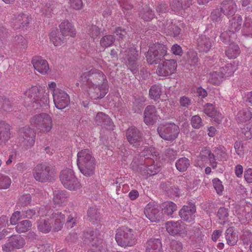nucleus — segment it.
Returning a JSON list of instances; mask_svg holds the SVG:
<instances>
[{"label": "nucleus", "mask_w": 252, "mask_h": 252, "mask_svg": "<svg viewBox=\"0 0 252 252\" xmlns=\"http://www.w3.org/2000/svg\"><path fill=\"white\" fill-rule=\"evenodd\" d=\"M24 105L37 109L49 103L48 95L40 90L37 86H32L26 91L22 96Z\"/></svg>", "instance_id": "obj_1"}, {"label": "nucleus", "mask_w": 252, "mask_h": 252, "mask_svg": "<svg viewBox=\"0 0 252 252\" xmlns=\"http://www.w3.org/2000/svg\"><path fill=\"white\" fill-rule=\"evenodd\" d=\"M120 53L126 65L133 74H136L138 71L137 61L138 59V51L134 45H130L129 42H120Z\"/></svg>", "instance_id": "obj_2"}, {"label": "nucleus", "mask_w": 252, "mask_h": 252, "mask_svg": "<svg viewBox=\"0 0 252 252\" xmlns=\"http://www.w3.org/2000/svg\"><path fill=\"white\" fill-rule=\"evenodd\" d=\"M77 166L85 176L90 177L94 173L95 159L89 149H83L77 154Z\"/></svg>", "instance_id": "obj_3"}, {"label": "nucleus", "mask_w": 252, "mask_h": 252, "mask_svg": "<svg viewBox=\"0 0 252 252\" xmlns=\"http://www.w3.org/2000/svg\"><path fill=\"white\" fill-rule=\"evenodd\" d=\"M81 80L87 85L104 86L108 85V81L105 74L100 70L93 68L89 71L85 72L81 76Z\"/></svg>", "instance_id": "obj_4"}, {"label": "nucleus", "mask_w": 252, "mask_h": 252, "mask_svg": "<svg viewBox=\"0 0 252 252\" xmlns=\"http://www.w3.org/2000/svg\"><path fill=\"white\" fill-rule=\"evenodd\" d=\"M32 174L36 181L42 183L51 182L54 176L53 167L43 163L36 165L32 170Z\"/></svg>", "instance_id": "obj_5"}, {"label": "nucleus", "mask_w": 252, "mask_h": 252, "mask_svg": "<svg viewBox=\"0 0 252 252\" xmlns=\"http://www.w3.org/2000/svg\"><path fill=\"white\" fill-rule=\"evenodd\" d=\"M47 208L45 206L40 207L37 214L38 216H49L50 215V221H51L52 228L54 231H59L63 228L65 218V214L58 210L52 213V211H47Z\"/></svg>", "instance_id": "obj_6"}, {"label": "nucleus", "mask_w": 252, "mask_h": 252, "mask_svg": "<svg viewBox=\"0 0 252 252\" xmlns=\"http://www.w3.org/2000/svg\"><path fill=\"white\" fill-rule=\"evenodd\" d=\"M166 46L162 44H155L150 47L146 54L147 62L150 64H158L167 56Z\"/></svg>", "instance_id": "obj_7"}, {"label": "nucleus", "mask_w": 252, "mask_h": 252, "mask_svg": "<svg viewBox=\"0 0 252 252\" xmlns=\"http://www.w3.org/2000/svg\"><path fill=\"white\" fill-rule=\"evenodd\" d=\"M115 239L118 245L123 247H131L135 245L136 242L132 230L126 227H123L117 230Z\"/></svg>", "instance_id": "obj_8"}, {"label": "nucleus", "mask_w": 252, "mask_h": 252, "mask_svg": "<svg viewBox=\"0 0 252 252\" xmlns=\"http://www.w3.org/2000/svg\"><path fill=\"white\" fill-rule=\"evenodd\" d=\"M60 180L63 187L70 190H75L80 188V184L71 169L65 168L62 170Z\"/></svg>", "instance_id": "obj_9"}, {"label": "nucleus", "mask_w": 252, "mask_h": 252, "mask_svg": "<svg viewBox=\"0 0 252 252\" xmlns=\"http://www.w3.org/2000/svg\"><path fill=\"white\" fill-rule=\"evenodd\" d=\"M157 131L160 137L167 141H173L179 133V126L174 123H166L160 125Z\"/></svg>", "instance_id": "obj_10"}, {"label": "nucleus", "mask_w": 252, "mask_h": 252, "mask_svg": "<svg viewBox=\"0 0 252 252\" xmlns=\"http://www.w3.org/2000/svg\"><path fill=\"white\" fill-rule=\"evenodd\" d=\"M83 237L86 243H88L93 252L100 251L103 249V240L97 237V231L89 229L84 231Z\"/></svg>", "instance_id": "obj_11"}, {"label": "nucleus", "mask_w": 252, "mask_h": 252, "mask_svg": "<svg viewBox=\"0 0 252 252\" xmlns=\"http://www.w3.org/2000/svg\"><path fill=\"white\" fill-rule=\"evenodd\" d=\"M36 133L34 130L29 127H23L19 130V139L21 145L26 149L32 147L35 140Z\"/></svg>", "instance_id": "obj_12"}, {"label": "nucleus", "mask_w": 252, "mask_h": 252, "mask_svg": "<svg viewBox=\"0 0 252 252\" xmlns=\"http://www.w3.org/2000/svg\"><path fill=\"white\" fill-rule=\"evenodd\" d=\"M31 123L43 132H49L52 127V121L50 116L46 113L36 115L31 119Z\"/></svg>", "instance_id": "obj_13"}, {"label": "nucleus", "mask_w": 252, "mask_h": 252, "mask_svg": "<svg viewBox=\"0 0 252 252\" xmlns=\"http://www.w3.org/2000/svg\"><path fill=\"white\" fill-rule=\"evenodd\" d=\"M146 217L152 222H158L163 219V213L158 204L153 202L148 203L144 209Z\"/></svg>", "instance_id": "obj_14"}, {"label": "nucleus", "mask_w": 252, "mask_h": 252, "mask_svg": "<svg viewBox=\"0 0 252 252\" xmlns=\"http://www.w3.org/2000/svg\"><path fill=\"white\" fill-rule=\"evenodd\" d=\"M32 21V17L27 12H17L12 18L13 28L15 30L28 27Z\"/></svg>", "instance_id": "obj_15"}, {"label": "nucleus", "mask_w": 252, "mask_h": 252, "mask_svg": "<svg viewBox=\"0 0 252 252\" xmlns=\"http://www.w3.org/2000/svg\"><path fill=\"white\" fill-rule=\"evenodd\" d=\"M53 96L55 106L58 109H64L70 102L68 94L61 89L54 90L53 91Z\"/></svg>", "instance_id": "obj_16"}, {"label": "nucleus", "mask_w": 252, "mask_h": 252, "mask_svg": "<svg viewBox=\"0 0 252 252\" xmlns=\"http://www.w3.org/2000/svg\"><path fill=\"white\" fill-rule=\"evenodd\" d=\"M165 61L158 63L156 73L159 76H167L173 74L177 67V63L174 60L164 59Z\"/></svg>", "instance_id": "obj_17"}, {"label": "nucleus", "mask_w": 252, "mask_h": 252, "mask_svg": "<svg viewBox=\"0 0 252 252\" xmlns=\"http://www.w3.org/2000/svg\"><path fill=\"white\" fill-rule=\"evenodd\" d=\"M126 137L130 145L135 147L140 146L142 133L134 126L129 127L126 131Z\"/></svg>", "instance_id": "obj_18"}, {"label": "nucleus", "mask_w": 252, "mask_h": 252, "mask_svg": "<svg viewBox=\"0 0 252 252\" xmlns=\"http://www.w3.org/2000/svg\"><path fill=\"white\" fill-rule=\"evenodd\" d=\"M196 206L194 203H189L183 206L179 212L180 218L184 221L190 222L194 220Z\"/></svg>", "instance_id": "obj_19"}, {"label": "nucleus", "mask_w": 252, "mask_h": 252, "mask_svg": "<svg viewBox=\"0 0 252 252\" xmlns=\"http://www.w3.org/2000/svg\"><path fill=\"white\" fill-rule=\"evenodd\" d=\"M96 86L95 85H87L88 93L89 97L92 99H97L103 98L107 93L108 86Z\"/></svg>", "instance_id": "obj_20"}, {"label": "nucleus", "mask_w": 252, "mask_h": 252, "mask_svg": "<svg viewBox=\"0 0 252 252\" xmlns=\"http://www.w3.org/2000/svg\"><path fill=\"white\" fill-rule=\"evenodd\" d=\"M165 224L166 230L170 235H175L184 233L185 224L181 220L170 221L167 222Z\"/></svg>", "instance_id": "obj_21"}, {"label": "nucleus", "mask_w": 252, "mask_h": 252, "mask_svg": "<svg viewBox=\"0 0 252 252\" xmlns=\"http://www.w3.org/2000/svg\"><path fill=\"white\" fill-rule=\"evenodd\" d=\"M157 109L154 105H148L144 112V122L147 125H153L157 121Z\"/></svg>", "instance_id": "obj_22"}, {"label": "nucleus", "mask_w": 252, "mask_h": 252, "mask_svg": "<svg viewBox=\"0 0 252 252\" xmlns=\"http://www.w3.org/2000/svg\"><path fill=\"white\" fill-rule=\"evenodd\" d=\"M95 123L98 126L109 130H113L114 125L110 117L103 112H98L95 118Z\"/></svg>", "instance_id": "obj_23"}, {"label": "nucleus", "mask_w": 252, "mask_h": 252, "mask_svg": "<svg viewBox=\"0 0 252 252\" xmlns=\"http://www.w3.org/2000/svg\"><path fill=\"white\" fill-rule=\"evenodd\" d=\"M203 112L209 117L212 118L217 123H220L222 121V116L213 104L209 103H206L203 106Z\"/></svg>", "instance_id": "obj_24"}, {"label": "nucleus", "mask_w": 252, "mask_h": 252, "mask_svg": "<svg viewBox=\"0 0 252 252\" xmlns=\"http://www.w3.org/2000/svg\"><path fill=\"white\" fill-rule=\"evenodd\" d=\"M32 63L34 69L42 74H46L49 70V65L46 60L41 57H34Z\"/></svg>", "instance_id": "obj_25"}, {"label": "nucleus", "mask_w": 252, "mask_h": 252, "mask_svg": "<svg viewBox=\"0 0 252 252\" xmlns=\"http://www.w3.org/2000/svg\"><path fill=\"white\" fill-rule=\"evenodd\" d=\"M197 49L200 52H207L212 46V41L205 35H201L196 39Z\"/></svg>", "instance_id": "obj_26"}, {"label": "nucleus", "mask_w": 252, "mask_h": 252, "mask_svg": "<svg viewBox=\"0 0 252 252\" xmlns=\"http://www.w3.org/2000/svg\"><path fill=\"white\" fill-rule=\"evenodd\" d=\"M237 6L234 0H223L220 4V11L227 16H233L236 12Z\"/></svg>", "instance_id": "obj_27"}, {"label": "nucleus", "mask_w": 252, "mask_h": 252, "mask_svg": "<svg viewBox=\"0 0 252 252\" xmlns=\"http://www.w3.org/2000/svg\"><path fill=\"white\" fill-rule=\"evenodd\" d=\"M10 128L9 124L0 121V145L5 144L10 137Z\"/></svg>", "instance_id": "obj_28"}, {"label": "nucleus", "mask_w": 252, "mask_h": 252, "mask_svg": "<svg viewBox=\"0 0 252 252\" xmlns=\"http://www.w3.org/2000/svg\"><path fill=\"white\" fill-rule=\"evenodd\" d=\"M243 22V18L240 15H236L229 21V32H239L242 29Z\"/></svg>", "instance_id": "obj_29"}, {"label": "nucleus", "mask_w": 252, "mask_h": 252, "mask_svg": "<svg viewBox=\"0 0 252 252\" xmlns=\"http://www.w3.org/2000/svg\"><path fill=\"white\" fill-rule=\"evenodd\" d=\"M242 36L252 38V19L247 16L245 17L242 29L240 30Z\"/></svg>", "instance_id": "obj_30"}, {"label": "nucleus", "mask_w": 252, "mask_h": 252, "mask_svg": "<svg viewBox=\"0 0 252 252\" xmlns=\"http://www.w3.org/2000/svg\"><path fill=\"white\" fill-rule=\"evenodd\" d=\"M59 27L63 35L74 37L76 35L75 29L68 21H63L61 23Z\"/></svg>", "instance_id": "obj_31"}, {"label": "nucleus", "mask_w": 252, "mask_h": 252, "mask_svg": "<svg viewBox=\"0 0 252 252\" xmlns=\"http://www.w3.org/2000/svg\"><path fill=\"white\" fill-rule=\"evenodd\" d=\"M199 157L203 161H206L208 158L212 167L214 169L217 167V162L215 156L214 154L211 153L209 149L207 148L203 149L200 153Z\"/></svg>", "instance_id": "obj_32"}, {"label": "nucleus", "mask_w": 252, "mask_h": 252, "mask_svg": "<svg viewBox=\"0 0 252 252\" xmlns=\"http://www.w3.org/2000/svg\"><path fill=\"white\" fill-rule=\"evenodd\" d=\"M146 252H163L160 240L158 239H150L148 240Z\"/></svg>", "instance_id": "obj_33"}, {"label": "nucleus", "mask_w": 252, "mask_h": 252, "mask_svg": "<svg viewBox=\"0 0 252 252\" xmlns=\"http://www.w3.org/2000/svg\"><path fill=\"white\" fill-rule=\"evenodd\" d=\"M225 237L227 244L230 246L236 244L238 240V236L233 227H229L225 231Z\"/></svg>", "instance_id": "obj_34"}, {"label": "nucleus", "mask_w": 252, "mask_h": 252, "mask_svg": "<svg viewBox=\"0 0 252 252\" xmlns=\"http://www.w3.org/2000/svg\"><path fill=\"white\" fill-rule=\"evenodd\" d=\"M67 197V192L64 190H55L54 191L53 201L56 204L60 205L65 203Z\"/></svg>", "instance_id": "obj_35"}, {"label": "nucleus", "mask_w": 252, "mask_h": 252, "mask_svg": "<svg viewBox=\"0 0 252 252\" xmlns=\"http://www.w3.org/2000/svg\"><path fill=\"white\" fill-rule=\"evenodd\" d=\"M64 36L63 34H60L58 29H53L50 33V41L55 46H60L64 41Z\"/></svg>", "instance_id": "obj_36"}, {"label": "nucleus", "mask_w": 252, "mask_h": 252, "mask_svg": "<svg viewBox=\"0 0 252 252\" xmlns=\"http://www.w3.org/2000/svg\"><path fill=\"white\" fill-rule=\"evenodd\" d=\"M162 86L159 84L152 85L149 91V97L155 101H158L162 94Z\"/></svg>", "instance_id": "obj_37"}, {"label": "nucleus", "mask_w": 252, "mask_h": 252, "mask_svg": "<svg viewBox=\"0 0 252 252\" xmlns=\"http://www.w3.org/2000/svg\"><path fill=\"white\" fill-rule=\"evenodd\" d=\"M50 217V215L49 216ZM37 228L44 233L49 232L52 229L51 221L50 219H40L37 222Z\"/></svg>", "instance_id": "obj_38"}, {"label": "nucleus", "mask_w": 252, "mask_h": 252, "mask_svg": "<svg viewBox=\"0 0 252 252\" xmlns=\"http://www.w3.org/2000/svg\"><path fill=\"white\" fill-rule=\"evenodd\" d=\"M252 117V113L248 108L240 110L236 116V120L239 123H245L249 121Z\"/></svg>", "instance_id": "obj_39"}, {"label": "nucleus", "mask_w": 252, "mask_h": 252, "mask_svg": "<svg viewBox=\"0 0 252 252\" xmlns=\"http://www.w3.org/2000/svg\"><path fill=\"white\" fill-rule=\"evenodd\" d=\"M161 209L163 215L165 214L168 216H171L173 213L177 209V205L175 203L171 201H167L162 204Z\"/></svg>", "instance_id": "obj_40"}, {"label": "nucleus", "mask_w": 252, "mask_h": 252, "mask_svg": "<svg viewBox=\"0 0 252 252\" xmlns=\"http://www.w3.org/2000/svg\"><path fill=\"white\" fill-rule=\"evenodd\" d=\"M88 218L90 221L94 223L95 221H100L101 215L95 207H92L88 210Z\"/></svg>", "instance_id": "obj_41"}, {"label": "nucleus", "mask_w": 252, "mask_h": 252, "mask_svg": "<svg viewBox=\"0 0 252 252\" xmlns=\"http://www.w3.org/2000/svg\"><path fill=\"white\" fill-rule=\"evenodd\" d=\"M12 42L17 48L21 49H25L27 47V41L21 35L13 36L12 39Z\"/></svg>", "instance_id": "obj_42"}, {"label": "nucleus", "mask_w": 252, "mask_h": 252, "mask_svg": "<svg viewBox=\"0 0 252 252\" xmlns=\"http://www.w3.org/2000/svg\"><path fill=\"white\" fill-rule=\"evenodd\" d=\"M115 37L113 35L107 34L103 36L99 41L101 47L106 48L112 46L115 41Z\"/></svg>", "instance_id": "obj_43"}, {"label": "nucleus", "mask_w": 252, "mask_h": 252, "mask_svg": "<svg viewBox=\"0 0 252 252\" xmlns=\"http://www.w3.org/2000/svg\"><path fill=\"white\" fill-rule=\"evenodd\" d=\"M229 210L225 207H220L217 212V217L219 222L221 224H224L228 220Z\"/></svg>", "instance_id": "obj_44"}, {"label": "nucleus", "mask_w": 252, "mask_h": 252, "mask_svg": "<svg viewBox=\"0 0 252 252\" xmlns=\"http://www.w3.org/2000/svg\"><path fill=\"white\" fill-rule=\"evenodd\" d=\"M10 243H12L15 249H20L25 245V241L21 235H15L9 237Z\"/></svg>", "instance_id": "obj_45"}, {"label": "nucleus", "mask_w": 252, "mask_h": 252, "mask_svg": "<svg viewBox=\"0 0 252 252\" xmlns=\"http://www.w3.org/2000/svg\"><path fill=\"white\" fill-rule=\"evenodd\" d=\"M176 167L180 172L186 171L190 165L189 160L185 157L181 158L176 162Z\"/></svg>", "instance_id": "obj_46"}, {"label": "nucleus", "mask_w": 252, "mask_h": 252, "mask_svg": "<svg viewBox=\"0 0 252 252\" xmlns=\"http://www.w3.org/2000/svg\"><path fill=\"white\" fill-rule=\"evenodd\" d=\"M156 10L160 17L165 18L169 11V8L167 3L161 2L157 4Z\"/></svg>", "instance_id": "obj_47"}, {"label": "nucleus", "mask_w": 252, "mask_h": 252, "mask_svg": "<svg viewBox=\"0 0 252 252\" xmlns=\"http://www.w3.org/2000/svg\"><path fill=\"white\" fill-rule=\"evenodd\" d=\"M239 53V47L235 44H230L225 51V54L229 59L236 58Z\"/></svg>", "instance_id": "obj_48"}, {"label": "nucleus", "mask_w": 252, "mask_h": 252, "mask_svg": "<svg viewBox=\"0 0 252 252\" xmlns=\"http://www.w3.org/2000/svg\"><path fill=\"white\" fill-rule=\"evenodd\" d=\"M140 16L145 21H150L155 17L154 11L149 7L145 6L140 11Z\"/></svg>", "instance_id": "obj_49"}, {"label": "nucleus", "mask_w": 252, "mask_h": 252, "mask_svg": "<svg viewBox=\"0 0 252 252\" xmlns=\"http://www.w3.org/2000/svg\"><path fill=\"white\" fill-rule=\"evenodd\" d=\"M190 239L196 243H200L204 235L199 228H195L189 231V233Z\"/></svg>", "instance_id": "obj_50"}, {"label": "nucleus", "mask_w": 252, "mask_h": 252, "mask_svg": "<svg viewBox=\"0 0 252 252\" xmlns=\"http://www.w3.org/2000/svg\"><path fill=\"white\" fill-rule=\"evenodd\" d=\"M40 11L46 16H49L54 8L53 2L50 0H43L42 3Z\"/></svg>", "instance_id": "obj_51"}, {"label": "nucleus", "mask_w": 252, "mask_h": 252, "mask_svg": "<svg viewBox=\"0 0 252 252\" xmlns=\"http://www.w3.org/2000/svg\"><path fill=\"white\" fill-rule=\"evenodd\" d=\"M32 227V223L29 220H24L17 223L15 227L16 231L19 233L28 231Z\"/></svg>", "instance_id": "obj_52"}, {"label": "nucleus", "mask_w": 252, "mask_h": 252, "mask_svg": "<svg viewBox=\"0 0 252 252\" xmlns=\"http://www.w3.org/2000/svg\"><path fill=\"white\" fill-rule=\"evenodd\" d=\"M215 156V158L220 161L226 160V154L225 151V148L222 146H219L215 147L213 150V153Z\"/></svg>", "instance_id": "obj_53"}, {"label": "nucleus", "mask_w": 252, "mask_h": 252, "mask_svg": "<svg viewBox=\"0 0 252 252\" xmlns=\"http://www.w3.org/2000/svg\"><path fill=\"white\" fill-rule=\"evenodd\" d=\"M223 77L221 71H215L210 73L208 79L209 82L213 84H218Z\"/></svg>", "instance_id": "obj_54"}, {"label": "nucleus", "mask_w": 252, "mask_h": 252, "mask_svg": "<svg viewBox=\"0 0 252 252\" xmlns=\"http://www.w3.org/2000/svg\"><path fill=\"white\" fill-rule=\"evenodd\" d=\"M235 70V67L231 63H227L224 66L220 68V71L223 77H226L231 76Z\"/></svg>", "instance_id": "obj_55"}, {"label": "nucleus", "mask_w": 252, "mask_h": 252, "mask_svg": "<svg viewBox=\"0 0 252 252\" xmlns=\"http://www.w3.org/2000/svg\"><path fill=\"white\" fill-rule=\"evenodd\" d=\"M31 200V196L30 194L23 195L19 198L17 206L20 208L27 206L30 204Z\"/></svg>", "instance_id": "obj_56"}, {"label": "nucleus", "mask_w": 252, "mask_h": 252, "mask_svg": "<svg viewBox=\"0 0 252 252\" xmlns=\"http://www.w3.org/2000/svg\"><path fill=\"white\" fill-rule=\"evenodd\" d=\"M170 7L172 11L182 14V11L183 10V3L179 0H173L170 4Z\"/></svg>", "instance_id": "obj_57"}, {"label": "nucleus", "mask_w": 252, "mask_h": 252, "mask_svg": "<svg viewBox=\"0 0 252 252\" xmlns=\"http://www.w3.org/2000/svg\"><path fill=\"white\" fill-rule=\"evenodd\" d=\"M155 156H156V152L153 147L145 148L140 154V157H145V158H152Z\"/></svg>", "instance_id": "obj_58"}, {"label": "nucleus", "mask_w": 252, "mask_h": 252, "mask_svg": "<svg viewBox=\"0 0 252 252\" xmlns=\"http://www.w3.org/2000/svg\"><path fill=\"white\" fill-rule=\"evenodd\" d=\"M11 183V179L8 176L0 174V189H6L8 188Z\"/></svg>", "instance_id": "obj_59"}, {"label": "nucleus", "mask_w": 252, "mask_h": 252, "mask_svg": "<svg viewBox=\"0 0 252 252\" xmlns=\"http://www.w3.org/2000/svg\"><path fill=\"white\" fill-rule=\"evenodd\" d=\"M247 210L246 207L243 205H236L233 212L235 214L239 217H243L245 216L247 218V216H250V214L249 212L247 213Z\"/></svg>", "instance_id": "obj_60"}, {"label": "nucleus", "mask_w": 252, "mask_h": 252, "mask_svg": "<svg viewBox=\"0 0 252 252\" xmlns=\"http://www.w3.org/2000/svg\"><path fill=\"white\" fill-rule=\"evenodd\" d=\"M198 58L196 52H191L188 54V63L191 66H195L197 64Z\"/></svg>", "instance_id": "obj_61"}, {"label": "nucleus", "mask_w": 252, "mask_h": 252, "mask_svg": "<svg viewBox=\"0 0 252 252\" xmlns=\"http://www.w3.org/2000/svg\"><path fill=\"white\" fill-rule=\"evenodd\" d=\"M88 34L92 38L97 37L100 33V30L98 27L95 25H91L89 26L87 30Z\"/></svg>", "instance_id": "obj_62"}, {"label": "nucleus", "mask_w": 252, "mask_h": 252, "mask_svg": "<svg viewBox=\"0 0 252 252\" xmlns=\"http://www.w3.org/2000/svg\"><path fill=\"white\" fill-rule=\"evenodd\" d=\"M23 214L22 211L20 212L19 211H17L14 212L12 214V215L10 218V223L12 225H15V224H17V222L18 220H19L21 219H23Z\"/></svg>", "instance_id": "obj_63"}, {"label": "nucleus", "mask_w": 252, "mask_h": 252, "mask_svg": "<svg viewBox=\"0 0 252 252\" xmlns=\"http://www.w3.org/2000/svg\"><path fill=\"white\" fill-rule=\"evenodd\" d=\"M242 132L247 139H251L252 137V122L244 126L242 128Z\"/></svg>", "instance_id": "obj_64"}]
</instances>
